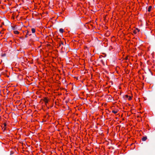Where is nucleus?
Listing matches in <instances>:
<instances>
[{
  "label": "nucleus",
  "mask_w": 155,
  "mask_h": 155,
  "mask_svg": "<svg viewBox=\"0 0 155 155\" xmlns=\"http://www.w3.org/2000/svg\"><path fill=\"white\" fill-rule=\"evenodd\" d=\"M61 52H62V53H63V51H61Z\"/></svg>",
  "instance_id": "20"
},
{
  "label": "nucleus",
  "mask_w": 155,
  "mask_h": 155,
  "mask_svg": "<svg viewBox=\"0 0 155 155\" xmlns=\"http://www.w3.org/2000/svg\"><path fill=\"white\" fill-rule=\"evenodd\" d=\"M44 101L46 103H47L48 102V100L46 98H45L44 99Z\"/></svg>",
  "instance_id": "4"
},
{
  "label": "nucleus",
  "mask_w": 155,
  "mask_h": 155,
  "mask_svg": "<svg viewBox=\"0 0 155 155\" xmlns=\"http://www.w3.org/2000/svg\"><path fill=\"white\" fill-rule=\"evenodd\" d=\"M6 54H2V57H4V56H5Z\"/></svg>",
  "instance_id": "13"
},
{
  "label": "nucleus",
  "mask_w": 155,
  "mask_h": 155,
  "mask_svg": "<svg viewBox=\"0 0 155 155\" xmlns=\"http://www.w3.org/2000/svg\"><path fill=\"white\" fill-rule=\"evenodd\" d=\"M31 35V34H30L29 33V31H28L27 32L26 35H25V37L26 38L27 37V35Z\"/></svg>",
  "instance_id": "3"
},
{
  "label": "nucleus",
  "mask_w": 155,
  "mask_h": 155,
  "mask_svg": "<svg viewBox=\"0 0 155 155\" xmlns=\"http://www.w3.org/2000/svg\"><path fill=\"white\" fill-rule=\"evenodd\" d=\"M136 31L137 30L138 32L140 31V29H138L137 28H136Z\"/></svg>",
  "instance_id": "14"
},
{
  "label": "nucleus",
  "mask_w": 155,
  "mask_h": 155,
  "mask_svg": "<svg viewBox=\"0 0 155 155\" xmlns=\"http://www.w3.org/2000/svg\"><path fill=\"white\" fill-rule=\"evenodd\" d=\"M76 79H78V78H76Z\"/></svg>",
  "instance_id": "22"
},
{
  "label": "nucleus",
  "mask_w": 155,
  "mask_h": 155,
  "mask_svg": "<svg viewBox=\"0 0 155 155\" xmlns=\"http://www.w3.org/2000/svg\"><path fill=\"white\" fill-rule=\"evenodd\" d=\"M14 32L15 34H18L19 33V32L17 31H15Z\"/></svg>",
  "instance_id": "8"
},
{
  "label": "nucleus",
  "mask_w": 155,
  "mask_h": 155,
  "mask_svg": "<svg viewBox=\"0 0 155 155\" xmlns=\"http://www.w3.org/2000/svg\"><path fill=\"white\" fill-rule=\"evenodd\" d=\"M10 34V35H9V36H12V35L11 34Z\"/></svg>",
  "instance_id": "18"
},
{
  "label": "nucleus",
  "mask_w": 155,
  "mask_h": 155,
  "mask_svg": "<svg viewBox=\"0 0 155 155\" xmlns=\"http://www.w3.org/2000/svg\"><path fill=\"white\" fill-rule=\"evenodd\" d=\"M151 8H152V6H150L149 7V8H148V11L149 12H150V11Z\"/></svg>",
  "instance_id": "7"
},
{
  "label": "nucleus",
  "mask_w": 155,
  "mask_h": 155,
  "mask_svg": "<svg viewBox=\"0 0 155 155\" xmlns=\"http://www.w3.org/2000/svg\"><path fill=\"white\" fill-rule=\"evenodd\" d=\"M112 112L113 113H114L115 114H116L117 113V111H115V110H113L112 111Z\"/></svg>",
  "instance_id": "10"
},
{
  "label": "nucleus",
  "mask_w": 155,
  "mask_h": 155,
  "mask_svg": "<svg viewBox=\"0 0 155 155\" xmlns=\"http://www.w3.org/2000/svg\"><path fill=\"white\" fill-rule=\"evenodd\" d=\"M62 48H63V47H62L61 48V49H62Z\"/></svg>",
  "instance_id": "21"
},
{
  "label": "nucleus",
  "mask_w": 155,
  "mask_h": 155,
  "mask_svg": "<svg viewBox=\"0 0 155 155\" xmlns=\"http://www.w3.org/2000/svg\"><path fill=\"white\" fill-rule=\"evenodd\" d=\"M31 31H32V33H35V29L34 28H32L31 29Z\"/></svg>",
  "instance_id": "6"
},
{
  "label": "nucleus",
  "mask_w": 155,
  "mask_h": 155,
  "mask_svg": "<svg viewBox=\"0 0 155 155\" xmlns=\"http://www.w3.org/2000/svg\"><path fill=\"white\" fill-rule=\"evenodd\" d=\"M147 139V137L146 136L143 137V138H142V141H145V140H146Z\"/></svg>",
  "instance_id": "1"
},
{
  "label": "nucleus",
  "mask_w": 155,
  "mask_h": 155,
  "mask_svg": "<svg viewBox=\"0 0 155 155\" xmlns=\"http://www.w3.org/2000/svg\"><path fill=\"white\" fill-rule=\"evenodd\" d=\"M134 33H135V34H136L137 33V31L136 30H134Z\"/></svg>",
  "instance_id": "11"
},
{
  "label": "nucleus",
  "mask_w": 155,
  "mask_h": 155,
  "mask_svg": "<svg viewBox=\"0 0 155 155\" xmlns=\"http://www.w3.org/2000/svg\"><path fill=\"white\" fill-rule=\"evenodd\" d=\"M61 45H63V42H61L60 43H59V46H61Z\"/></svg>",
  "instance_id": "9"
},
{
  "label": "nucleus",
  "mask_w": 155,
  "mask_h": 155,
  "mask_svg": "<svg viewBox=\"0 0 155 155\" xmlns=\"http://www.w3.org/2000/svg\"><path fill=\"white\" fill-rule=\"evenodd\" d=\"M5 130V128H4L3 129V130Z\"/></svg>",
  "instance_id": "19"
},
{
  "label": "nucleus",
  "mask_w": 155,
  "mask_h": 155,
  "mask_svg": "<svg viewBox=\"0 0 155 155\" xmlns=\"http://www.w3.org/2000/svg\"><path fill=\"white\" fill-rule=\"evenodd\" d=\"M125 97H126V98H128V96L127 95H125Z\"/></svg>",
  "instance_id": "15"
},
{
  "label": "nucleus",
  "mask_w": 155,
  "mask_h": 155,
  "mask_svg": "<svg viewBox=\"0 0 155 155\" xmlns=\"http://www.w3.org/2000/svg\"><path fill=\"white\" fill-rule=\"evenodd\" d=\"M12 29L13 30H15L17 29V26L16 25H15L14 26H11Z\"/></svg>",
  "instance_id": "2"
},
{
  "label": "nucleus",
  "mask_w": 155,
  "mask_h": 155,
  "mask_svg": "<svg viewBox=\"0 0 155 155\" xmlns=\"http://www.w3.org/2000/svg\"><path fill=\"white\" fill-rule=\"evenodd\" d=\"M59 31L61 33H63L64 32V30L62 28H60L59 29Z\"/></svg>",
  "instance_id": "5"
},
{
  "label": "nucleus",
  "mask_w": 155,
  "mask_h": 155,
  "mask_svg": "<svg viewBox=\"0 0 155 155\" xmlns=\"http://www.w3.org/2000/svg\"><path fill=\"white\" fill-rule=\"evenodd\" d=\"M62 82H63V83H64V82H65V80H62Z\"/></svg>",
  "instance_id": "17"
},
{
  "label": "nucleus",
  "mask_w": 155,
  "mask_h": 155,
  "mask_svg": "<svg viewBox=\"0 0 155 155\" xmlns=\"http://www.w3.org/2000/svg\"><path fill=\"white\" fill-rule=\"evenodd\" d=\"M4 125L5 127L6 126V124L5 123H4Z\"/></svg>",
  "instance_id": "16"
},
{
  "label": "nucleus",
  "mask_w": 155,
  "mask_h": 155,
  "mask_svg": "<svg viewBox=\"0 0 155 155\" xmlns=\"http://www.w3.org/2000/svg\"><path fill=\"white\" fill-rule=\"evenodd\" d=\"M128 97H129L128 99V100H130L131 99V97L130 96H129V97L128 96Z\"/></svg>",
  "instance_id": "12"
}]
</instances>
